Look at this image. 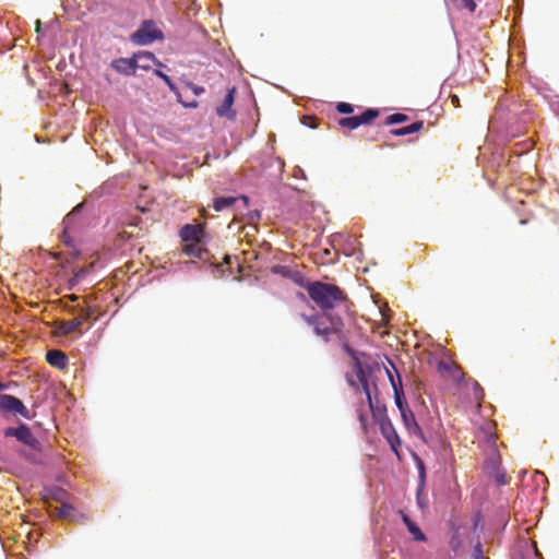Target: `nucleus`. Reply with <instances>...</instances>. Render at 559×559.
<instances>
[{"mask_svg":"<svg viewBox=\"0 0 559 559\" xmlns=\"http://www.w3.org/2000/svg\"><path fill=\"white\" fill-rule=\"evenodd\" d=\"M8 390V385L0 381V392Z\"/></svg>","mask_w":559,"mask_h":559,"instance_id":"nucleus-40","label":"nucleus"},{"mask_svg":"<svg viewBox=\"0 0 559 559\" xmlns=\"http://www.w3.org/2000/svg\"><path fill=\"white\" fill-rule=\"evenodd\" d=\"M402 421L407 429V431L416 437H419L423 441L426 442L424 432L420 426L417 424L414 413L409 409L400 413Z\"/></svg>","mask_w":559,"mask_h":559,"instance_id":"nucleus-13","label":"nucleus"},{"mask_svg":"<svg viewBox=\"0 0 559 559\" xmlns=\"http://www.w3.org/2000/svg\"><path fill=\"white\" fill-rule=\"evenodd\" d=\"M95 311L96 309L94 306H87L84 309H80V312L74 319L68 321H59L56 324V332L62 336L79 332L83 323L95 314Z\"/></svg>","mask_w":559,"mask_h":559,"instance_id":"nucleus-6","label":"nucleus"},{"mask_svg":"<svg viewBox=\"0 0 559 559\" xmlns=\"http://www.w3.org/2000/svg\"><path fill=\"white\" fill-rule=\"evenodd\" d=\"M153 74L157 76L158 79L163 80V82L167 85L169 91L174 93L177 97L178 102H181V94L179 93V90L176 85V83L171 80V78L166 74L164 71H162L159 68L153 70Z\"/></svg>","mask_w":559,"mask_h":559,"instance_id":"nucleus-18","label":"nucleus"},{"mask_svg":"<svg viewBox=\"0 0 559 559\" xmlns=\"http://www.w3.org/2000/svg\"><path fill=\"white\" fill-rule=\"evenodd\" d=\"M71 313H75L76 312V308L75 307H71L68 309Z\"/></svg>","mask_w":559,"mask_h":559,"instance_id":"nucleus-45","label":"nucleus"},{"mask_svg":"<svg viewBox=\"0 0 559 559\" xmlns=\"http://www.w3.org/2000/svg\"><path fill=\"white\" fill-rule=\"evenodd\" d=\"M0 412L5 414L20 415L25 419H31L32 414L19 397L0 392Z\"/></svg>","mask_w":559,"mask_h":559,"instance_id":"nucleus-7","label":"nucleus"},{"mask_svg":"<svg viewBox=\"0 0 559 559\" xmlns=\"http://www.w3.org/2000/svg\"><path fill=\"white\" fill-rule=\"evenodd\" d=\"M179 236L186 255L201 259L205 249V226L202 224H185Z\"/></svg>","mask_w":559,"mask_h":559,"instance_id":"nucleus-3","label":"nucleus"},{"mask_svg":"<svg viewBox=\"0 0 559 559\" xmlns=\"http://www.w3.org/2000/svg\"><path fill=\"white\" fill-rule=\"evenodd\" d=\"M423 127H424L423 121H415L407 126H403L401 128L391 130V134L394 136H405V135L413 134V133L420 131L423 129Z\"/></svg>","mask_w":559,"mask_h":559,"instance_id":"nucleus-17","label":"nucleus"},{"mask_svg":"<svg viewBox=\"0 0 559 559\" xmlns=\"http://www.w3.org/2000/svg\"><path fill=\"white\" fill-rule=\"evenodd\" d=\"M336 110L341 115H350L354 112V106L346 102H340L336 104Z\"/></svg>","mask_w":559,"mask_h":559,"instance_id":"nucleus-27","label":"nucleus"},{"mask_svg":"<svg viewBox=\"0 0 559 559\" xmlns=\"http://www.w3.org/2000/svg\"><path fill=\"white\" fill-rule=\"evenodd\" d=\"M338 124L341 127L347 128L349 130H355V129H357L360 126L357 116L344 117V118L338 120Z\"/></svg>","mask_w":559,"mask_h":559,"instance_id":"nucleus-24","label":"nucleus"},{"mask_svg":"<svg viewBox=\"0 0 559 559\" xmlns=\"http://www.w3.org/2000/svg\"><path fill=\"white\" fill-rule=\"evenodd\" d=\"M388 378L390 380V383L392 385V389L394 391V401L397 409L401 412H404L409 409L407 400L405 397V394L403 392L402 388V379L400 376H397V379L393 377L392 372L390 370H386Z\"/></svg>","mask_w":559,"mask_h":559,"instance_id":"nucleus-10","label":"nucleus"},{"mask_svg":"<svg viewBox=\"0 0 559 559\" xmlns=\"http://www.w3.org/2000/svg\"><path fill=\"white\" fill-rule=\"evenodd\" d=\"M294 176H295L296 178H306V175H305L304 169H302L301 167H299V166H296V167L294 168Z\"/></svg>","mask_w":559,"mask_h":559,"instance_id":"nucleus-37","label":"nucleus"},{"mask_svg":"<svg viewBox=\"0 0 559 559\" xmlns=\"http://www.w3.org/2000/svg\"><path fill=\"white\" fill-rule=\"evenodd\" d=\"M307 293L311 300L324 312L323 317L302 314L308 325L313 326L318 336H328L331 332H338L343 326L340 316L328 313L337 304L345 300V293L336 285L320 281L311 282L307 286Z\"/></svg>","mask_w":559,"mask_h":559,"instance_id":"nucleus-1","label":"nucleus"},{"mask_svg":"<svg viewBox=\"0 0 559 559\" xmlns=\"http://www.w3.org/2000/svg\"><path fill=\"white\" fill-rule=\"evenodd\" d=\"M359 384L361 386L362 392L366 395L368 405H372V400H374V397L371 392L370 382H365V383H359Z\"/></svg>","mask_w":559,"mask_h":559,"instance_id":"nucleus-29","label":"nucleus"},{"mask_svg":"<svg viewBox=\"0 0 559 559\" xmlns=\"http://www.w3.org/2000/svg\"><path fill=\"white\" fill-rule=\"evenodd\" d=\"M415 460H416L418 477H419V484H418L417 488H419V491H424L425 485H426V468H425L423 461L417 455H415Z\"/></svg>","mask_w":559,"mask_h":559,"instance_id":"nucleus-23","label":"nucleus"},{"mask_svg":"<svg viewBox=\"0 0 559 559\" xmlns=\"http://www.w3.org/2000/svg\"><path fill=\"white\" fill-rule=\"evenodd\" d=\"M416 502L420 510H425L428 508V498L424 491H419V488L416 490Z\"/></svg>","mask_w":559,"mask_h":559,"instance_id":"nucleus-26","label":"nucleus"},{"mask_svg":"<svg viewBox=\"0 0 559 559\" xmlns=\"http://www.w3.org/2000/svg\"><path fill=\"white\" fill-rule=\"evenodd\" d=\"M246 219L248 226L251 228L253 233L258 231V223L261 219V212L259 210L249 211L246 213Z\"/></svg>","mask_w":559,"mask_h":559,"instance_id":"nucleus-22","label":"nucleus"},{"mask_svg":"<svg viewBox=\"0 0 559 559\" xmlns=\"http://www.w3.org/2000/svg\"><path fill=\"white\" fill-rule=\"evenodd\" d=\"M379 116V111L376 108H367L365 109L358 117L359 123L361 124H369L376 120V118Z\"/></svg>","mask_w":559,"mask_h":559,"instance_id":"nucleus-21","label":"nucleus"},{"mask_svg":"<svg viewBox=\"0 0 559 559\" xmlns=\"http://www.w3.org/2000/svg\"><path fill=\"white\" fill-rule=\"evenodd\" d=\"M246 227L245 226H240L239 225V221H234V222H230L228 224V229L231 230V231H237L239 233L240 230L245 229Z\"/></svg>","mask_w":559,"mask_h":559,"instance_id":"nucleus-34","label":"nucleus"},{"mask_svg":"<svg viewBox=\"0 0 559 559\" xmlns=\"http://www.w3.org/2000/svg\"><path fill=\"white\" fill-rule=\"evenodd\" d=\"M462 8L468 10L469 12H474L476 10V2L474 0H461L457 2Z\"/></svg>","mask_w":559,"mask_h":559,"instance_id":"nucleus-31","label":"nucleus"},{"mask_svg":"<svg viewBox=\"0 0 559 559\" xmlns=\"http://www.w3.org/2000/svg\"><path fill=\"white\" fill-rule=\"evenodd\" d=\"M143 59H152V62L156 67H165V64L156 58V56L146 50H140L134 52L129 58H116L110 62V68L114 69L117 73L122 74L124 76H132L136 74V70L141 69L144 71H150L151 66L148 63H142Z\"/></svg>","mask_w":559,"mask_h":559,"instance_id":"nucleus-2","label":"nucleus"},{"mask_svg":"<svg viewBox=\"0 0 559 559\" xmlns=\"http://www.w3.org/2000/svg\"><path fill=\"white\" fill-rule=\"evenodd\" d=\"M359 420L361 421V424H364V423H365V418H364V416H362V415H360V416H359Z\"/></svg>","mask_w":559,"mask_h":559,"instance_id":"nucleus-46","label":"nucleus"},{"mask_svg":"<svg viewBox=\"0 0 559 559\" xmlns=\"http://www.w3.org/2000/svg\"><path fill=\"white\" fill-rule=\"evenodd\" d=\"M235 93L236 88L231 87L227 90L223 103L217 107L216 114L219 117H226L228 119H234L236 114L233 110V105L235 103Z\"/></svg>","mask_w":559,"mask_h":559,"instance_id":"nucleus-11","label":"nucleus"},{"mask_svg":"<svg viewBox=\"0 0 559 559\" xmlns=\"http://www.w3.org/2000/svg\"><path fill=\"white\" fill-rule=\"evenodd\" d=\"M249 198L245 194L240 195H218L213 199V209L216 212L230 209L236 216L243 215V211L249 207Z\"/></svg>","mask_w":559,"mask_h":559,"instance_id":"nucleus-5","label":"nucleus"},{"mask_svg":"<svg viewBox=\"0 0 559 559\" xmlns=\"http://www.w3.org/2000/svg\"><path fill=\"white\" fill-rule=\"evenodd\" d=\"M164 34L153 20H144L136 31L130 35V41L136 46H148L156 40H162Z\"/></svg>","mask_w":559,"mask_h":559,"instance_id":"nucleus-4","label":"nucleus"},{"mask_svg":"<svg viewBox=\"0 0 559 559\" xmlns=\"http://www.w3.org/2000/svg\"><path fill=\"white\" fill-rule=\"evenodd\" d=\"M323 253H324V255H325V257H328V255H330V254H331V250H330V249H325V250L323 251Z\"/></svg>","mask_w":559,"mask_h":559,"instance_id":"nucleus-44","label":"nucleus"},{"mask_svg":"<svg viewBox=\"0 0 559 559\" xmlns=\"http://www.w3.org/2000/svg\"><path fill=\"white\" fill-rule=\"evenodd\" d=\"M60 495H61V496H66V495H67V492H66L64 490H61V491H60Z\"/></svg>","mask_w":559,"mask_h":559,"instance_id":"nucleus-47","label":"nucleus"},{"mask_svg":"<svg viewBox=\"0 0 559 559\" xmlns=\"http://www.w3.org/2000/svg\"><path fill=\"white\" fill-rule=\"evenodd\" d=\"M87 273H88V269H85V267H80V269L75 270L73 273V277L70 282L71 285L79 283Z\"/></svg>","mask_w":559,"mask_h":559,"instance_id":"nucleus-28","label":"nucleus"},{"mask_svg":"<svg viewBox=\"0 0 559 559\" xmlns=\"http://www.w3.org/2000/svg\"><path fill=\"white\" fill-rule=\"evenodd\" d=\"M406 120H407V116L406 115L396 112V114L389 115L385 118V124L393 126V124L402 123V122H404Z\"/></svg>","mask_w":559,"mask_h":559,"instance_id":"nucleus-25","label":"nucleus"},{"mask_svg":"<svg viewBox=\"0 0 559 559\" xmlns=\"http://www.w3.org/2000/svg\"><path fill=\"white\" fill-rule=\"evenodd\" d=\"M84 203H79L78 205H75L72 211L70 213H68L66 215V217L63 218V233H62V237H63V241L66 243H69V240H70V236L69 234L71 233V230L73 229L74 227V224H75V221L78 218V216L82 213L83 209H84Z\"/></svg>","mask_w":559,"mask_h":559,"instance_id":"nucleus-12","label":"nucleus"},{"mask_svg":"<svg viewBox=\"0 0 559 559\" xmlns=\"http://www.w3.org/2000/svg\"><path fill=\"white\" fill-rule=\"evenodd\" d=\"M475 396L476 399H480L483 396V389L479 386V384H476L475 386Z\"/></svg>","mask_w":559,"mask_h":559,"instance_id":"nucleus-39","label":"nucleus"},{"mask_svg":"<svg viewBox=\"0 0 559 559\" xmlns=\"http://www.w3.org/2000/svg\"><path fill=\"white\" fill-rule=\"evenodd\" d=\"M498 485L502 486L507 484V475L503 472L497 471L495 475Z\"/></svg>","mask_w":559,"mask_h":559,"instance_id":"nucleus-33","label":"nucleus"},{"mask_svg":"<svg viewBox=\"0 0 559 559\" xmlns=\"http://www.w3.org/2000/svg\"><path fill=\"white\" fill-rule=\"evenodd\" d=\"M354 371L359 383L370 382L372 370L368 365H362L360 362H355Z\"/></svg>","mask_w":559,"mask_h":559,"instance_id":"nucleus-19","label":"nucleus"},{"mask_svg":"<svg viewBox=\"0 0 559 559\" xmlns=\"http://www.w3.org/2000/svg\"><path fill=\"white\" fill-rule=\"evenodd\" d=\"M403 524L406 526L408 533L413 536L416 542H426L427 537L420 530V527L406 514L404 511H399Z\"/></svg>","mask_w":559,"mask_h":559,"instance_id":"nucleus-15","label":"nucleus"},{"mask_svg":"<svg viewBox=\"0 0 559 559\" xmlns=\"http://www.w3.org/2000/svg\"><path fill=\"white\" fill-rule=\"evenodd\" d=\"M40 27H41V22L40 20H37L36 21V32L39 33L40 32Z\"/></svg>","mask_w":559,"mask_h":559,"instance_id":"nucleus-41","label":"nucleus"},{"mask_svg":"<svg viewBox=\"0 0 559 559\" xmlns=\"http://www.w3.org/2000/svg\"><path fill=\"white\" fill-rule=\"evenodd\" d=\"M438 368L440 371H449V372H452V370L454 369L450 364H448L443 360L439 361Z\"/></svg>","mask_w":559,"mask_h":559,"instance_id":"nucleus-35","label":"nucleus"},{"mask_svg":"<svg viewBox=\"0 0 559 559\" xmlns=\"http://www.w3.org/2000/svg\"><path fill=\"white\" fill-rule=\"evenodd\" d=\"M374 421L380 425L383 420H390L386 416V408L384 405L376 404L372 400V405H369Z\"/></svg>","mask_w":559,"mask_h":559,"instance_id":"nucleus-20","label":"nucleus"},{"mask_svg":"<svg viewBox=\"0 0 559 559\" xmlns=\"http://www.w3.org/2000/svg\"><path fill=\"white\" fill-rule=\"evenodd\" d=\"M179 103H180L183 107H186V108H197V107L199 106V103H198L195 99H193V100H191V102H189V103H185V102L181 99V102H179Z\"/></svg>","mask_w":559,"mask_h":559,"instance_id":"nucleus-38","label":"nucleus"},{"mask_svg":"<svg viewBox=\"0 0 559 559\" xmlns=\"http://www.w3.org/2000/svg\"><path fill=\"white\" fill-rule=\"evenodd\" d=\"M3 435L8 438H15L19 442L32 449H37L39 443L33 435L31 428L22 421H20L16 427H7L3 430Z\"/></svg>","mask_w":559,"mask_h":559,"instance_id":"nucleus-8","label":"nucleus"},{"mask_svg":"<svg viewBox=\"0 0 559 559\" xmlns=\"http://www.w3.org/2000/svg\"><path fill=\"white\" fill-rule=\"evenodd\" d=\"M345 350L347 354L352 355L353 354V350L349 348L348 345H345Z\"/></svg>","mask_w":559,"mask_h":559,"instance_id":"nucleus-43","label":"nucleus"},{"mask_svg":"<svg viewBox=\"0 0 559 559\" xmlns=\"http://www.w3.org/2000/svg\"><path fill=\"white\" fill-rule=\"evenodd\" d=\"M379 428L383 438L388 441L391 450L395 454H399V449L401 448L402 441L391 420H383L380 423Z\"/></svg>","mask_w":559,"mask_h":559,"instance_id":"nucleus-9","label":"nucleus"},{"mask_svg":"<svg viewBox=\"0 0 559 559\" xmlns=\"http://www.w3.org/2000/svg\"><path fill=\"white\" fill-rule=\"evenodd\" d=\"M142 63H148L151 67H152V64H154V63L152 62V59H143V60H142Z\"/></svg>","mask_w":559,"mask_h":559,"instance_id":"nucleus-42","label":"nucleus"},{"mask_svg":"<svg viewBox=\"0 0 559 559\" xmlns=\"http://www.w3.org/2000/svg\"><path fill=\"white\" fill-rule=\"evenodd\" d=\"M499 461H500V457H499V454H492L491 457L489 459V462L492 466V468H497L498 465H499Z\"/></svg>","mask_w":559,"mask_h":559,"instance_id":"nucleus-36","label":"nucleus"},{"mask_svg":"<svg viewBox=\"0 0 559 559\" xmlns=\"http://www.w3.org/2000/svg\"><path fill=\"white\" fill-rule=\"evenodd\" d=\"M187 87H189L191 90V92L195 95V96H200L202 95L203 93H205V88L203 86H200V85H197L192 82H187L186 83Z\"/></svg>","mask_w":559,"mask_h":559,"instance_id":"nucleus-30","label":"nucleus"},{"mask_svg":"<svg viewBox=\"0 0 559 559\" xmlns=\"http://www.w3.org/2000/svg\"><path fill=\"white\" fill-rule=\"evenodd\" d=\"M49 512L60 520H71L75 509L69 502L62 501L59 506L50 507Z\"/></svg>","mask_w":559,"mask_h":559,"instance_id":"nucleus-16","label":"nucleus"},{"mask_svg":"<svg viewBox=\"0 0 559 559\" xmlns=\"http://www.w3.org/2000/svg\"><path fill=\"white\" fill-rule=\"evenodd\" d=\"M46 360L50 366L56 367L60 370L66 369L69 364V358L67 354L60 349L47 350Z\"/></svg>","mask_w":559,"mask_h":559,"instance_id":"nucleus-14","label":"nucleus"},{"mask_svg":"<svg viewBox=\"0 0 559 559\" xmlns=\"http://www.w3.org/2000/svg\"><path fill=\"white\" fill-rule=\"evenodd\" d=\"M473 559H486L483 551V546L480 543H477L473 549Z\"/></svg>","mask_w":559,"mask_h":559,"instance_id":"nucleus-32","label":"nucleus"}]
</instances>
